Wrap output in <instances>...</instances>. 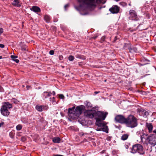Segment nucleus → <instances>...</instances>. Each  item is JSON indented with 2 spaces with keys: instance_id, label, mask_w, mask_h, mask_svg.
I'll list each match as a JSON object with an SVG mask.
<instances>
[{
  "instance_id": "nucleus-30",
  "label": "nucleus",
  "mask_w": 156,
  "mask_h": 156,
  "mask_svg": "<svg viewBox=\"0 0 156 156\" xmlns=\"http://www.w3.org/2000/svg\"><path fill=\"white\" fill-rule=\"evenodd\" d=\"M11 101L15 104H18L19 102V101L15 98H12L11 100Z\"/></svg>"
},
{
  "instance_id": "nucleus-29",
  "label": "nucleus",
  "mask_w": 156,
  "mask_h": 156,
  "mask_svg": "<svg viewBox=\"0 0 156 156\" xmlns=\"http://www.w3.org/2000/svg\"><path fill=\"white\" fill-rule=\"evenodd\" d=\"M23 126L21 124H19L16 126V129L17 130H20L22 128Z\"/></svg>"
},
{
  "instance_id": "nucleus-63",
  "label": "nucleus",
  "mask_w": 156,
  "mask_h": 156,
  "mask_svg": "<svg viewBox=\"0 0 156 156\" xmlns=\"http://www.w3.org/2000/svg\"><path fill=\"white\" fill-rule=\"evenodd\" d=\"M78 2H80L81 1H80V0H78Z\"/></svg>"
},
{
  "instance_id": "nucleus-61",
  "label": "nucleus",
  "mask_w": 156,
  "mask_h": 156,
  "mask_svg": "<svg viewBox=\"0 0 156 156\" xmlns=\"http://www.w3.org/2000/svg\"><path fill=\"white\" fill-rule=\"evenodd\" d=\"M2 58V56H0V59H1Z\"/></svg>"
},
{
  "instance_id": "nucleus-33",
  "label": "nucleus",
  "mask_w": 156,
  "mask_h": 156,
  "mask_svg": "<svg viewBox=\"0 0 156 156\" xmlns=\"http://www.w3.org/2000/svg\"><path fill=\"white\" fill-rule=\"evenodd\" d=\"M105 36H102L101 38L100 42L102 43L105 41Z\"/></svg>"
},
{
  "instance_id": "nucleus-59",
  "label": "nucleus",
  "mask_w": 156,
  "mask_h": 156,
  "mask_svg": "<svg viewBox=\"0 0 156 156\" xmlns=\"http://www.w3.org/2000/svg\"><path fill=\"white\" fill-rule=\"evenodd\" d=\"M126 45H129V44H125V45L124 47H125Z\"/></svg>"
},
{
  "instance_id": "nucleus-49",
  "label": "nucleus",
  "mask_w": 156,
  "mask_h": 156,
  "mask_svg": "<svg viewBox=\"0 0 156 156\" xmlns=\"http://www.w3.org/2000/svg\"><path fill=\"white\" fill-rule=\"evenodd\" d=\"M96 130L98 131H102L101 128H97Z\"/></svg>"
},
{
  "instance_id": "nucleus-1",
  "label": "nucleus",
  "mask_w": 156,
  "mask_h": 156,
  "mask_svg": "<svg viewBox=\"0 0 156 156\" xmlns=\"http://www.w3.org/2000/svg\"><path fill=\"white\" fill-rule=\"evenodd\" d=\"M125 124L129 127L134 128L138 125L137 119L133 115H129L126 118Z\"/></svg>"
},
{
  "instance_id": "nucleus-2",
  "label": "nucleus",
  "mask_w": 156,
  "mask_h": 156,
  "mask_svg": "<svg viewBox=\"0 0 156 156\" xmlns=\"http://www.w3.org/2000/svg\"><path fill=\"white\" fill-rule=\"evenodd\" d=\"M131 152L133 154L138 152L141 154H143L144 153L143 146L140 144H138L133 146Z\"/></svg>"
},
{
  "instance_id": "nucleus-9",
  "label": "nucleus",
  "mask_w": 156,
  "mask_h": 156,
  "mask_svg": "<svg viewBox=\"0 0 156 156\" xmlns=\"http://www.w3.org/2000/svg\"><path fill=\"white\" fill-rule=\"evenodd\" d=\"M119 7L117 5H114L109 9V11L113 14L118 13L119 11Z\"/></svg>"
},
{
  "instance_id": "nucleus-13",
  "label": "nucleus",
  "mask_w": 156,
  "mask_h": 156,
  "mask_svg": "<svg viewBox=\"0 0 156 156\" xmlns=\"http://www.w3.org/2000/svg\"><path fill=\"white\" fill-rule=\"evenodd\" d=\"M75 106H73L72 108H69L68 112V115L69 116H70L71 115L76 116V113L75 112Z\"/></svg>"
},
{
  "instance_id": "nucleus-6",
  "label": "nucleus",
  "mask_w": 156,
  "mask_h": 156,
  "mask_svg": "<svg viewBox=\"0 0 156 156\" xmlns=\"http://www.w3.org/2000/svg\"><path fill=\"white\" fill-rule=\"evenodd\" d=\"M85 107L83 105L77 106L75 109L76 116H79L83 113V111L85 109Z\"/></svg>"
},
{
  "instance_id": "nucleus-62",
  "label": "nucleus",
  "mask_w": 156,
  "mask_h": 156,
  "mask_svg": "<svg viewBox=\"0 0 156 156\" xmlns=\"http://www.w3.org/2000/svg\"><path fill=\"white\" fill-rule=\"evenodd\" d=\"M145 60L146 61H147L148 62H149V60H147V59H145Z\"/></svg>"
},
{
  "instance_id": "nucleus-31",
  "label": "nucleus",
  "mask_w": 156,
  "mask_h": 156,
  "mask_svg": "<svg viewBox=\"0 0 156 156\" xmlns=\"http://www.w3.org/2000/svg\"><path fill=\"white\" fill-rule=\"evenodd\" d=\"M15 135V133L14 132H11L9 133V136L10 137L12 138L13 139L14 137V136Z\"/></svg>"
},
{
  "instance_id": "nucleus-21",
  "label": "nucleus",
  "mask_w": 156,
  "mask_h": 156,
  "mask_svg": "<svg viewBox=\"0 0 156 156\" xmlns=\"http://www.w3.org/2000/svg\"><path fill=\"white\" fill-rule=\"evenodd\" d=\"M75 56L76 58L83 60H85L86 59V57L82 55L79 54H77Z\"/></svg>"
},
{
  "instance_id": "nucleus-18",
  "label": "nucleus",
  "mask_w": 156,
  "mask_h": 156,
  "mask_svg": "<svg viewBox=\"0 0 156 156\" xmlns=\"http://www.w3.org/2000/svg\"><path fill=\"white\" fill-rule=\"evenodd\" d=\"M136 111L137 113H139L140 114L144 113L145 115H146V114L147 112L145 110L141 108H138Z\"/></svg>"
},
{
  "instance_id": "nucleus-38",
  "label": "nucleus",
  "mask_w": 156,
  "mask_h": 156,
  "mask_svg": "<svg viewBox=\"0 0 156 156\" xmlns=\"http://www.w3.org/2000/svg\"><path fill=\"white\" fill-rule=\"evenodd\" d=\"M49 53L51 55H53L54 54V51L53 50H51L49 51Z\"/></svg>"
},
{
  "instance_id": "nucleus-26",
  "label": "nucleus",
  "mask_w": 156,
  "mask_h": 156,
  "mask_svg": "<svg viewBox=\"0 0 156 156\" xmlns=\"http://www.w3.org/2000/svg\"><path fill=\"white\" fill-rule=\"evenodd\" d=\"M129 136V135L128 134H123L121 137V139L123 140H126Z\"/></svg>"
},
{
  "instance_id": "nucleus-64",
  "label": "nucleus",
  "mask_w": 156,
  "mask_h": 156,
  "mask_svg": "<svg viewBox=\"0 0 156 156\" xmlns=\"http://www.w3.org/2000/svg\"><path fill=\"white\" fill-rule=\"evenodd\" d=\"M140 26V25H139V26L138 27H139Z\"/></svg>"
},
{
  "instance_id": "nucleus-43",
  "label": "nucleus",
  "mask_w": 156,
  "mask_h": 156,
  "mask_svg": "<svg viewBox=\"0 0 156 156\" xmlns=\"http://www.w3.org/2000/svg\"><path fill=\"white\" fill-rule=\"evenodd\" d=\"M26 88L27 90H29L31 89L32 87L30 86L27 85L26 86Z\"/></svg>"
},
{
  "instance_id": "nucleus-24",
  "label": "nucleus",
  "mask_w": 156,
  "mask_h": 156,
  "mask_svg": "<svg viewBox=\"0 0 156 156\" xmlns=\"http://www.w3.org/2000/svg\"><path fill=\"white\" fill-rule=\"evenodd\" d=\"M44 20L47 23H49L51 20L50 17L48 15H45L44 16Z\"/></svg>"
},
{
  "instance_id": "nucleus-46",
  "label": "nucleus",
  "mask_w": 156,
  "mask_h": 156,
  "mask_svg": "<svg viewBox=\"0 0 156 156\" xmlns=\"http://www.w3.org/2000/svg\"><path fill=\"white\" fill-rule=\"evenodd\" d=\"M69 4H67L66 5L64 6V8L65 9H66L69 6Z\"/></svg>"
},
{
  "instance_id": "nucleus-56",
  "label": "nucleus",
  "mask_w": 156,
  "mask_h": 156,
  "mask_svg": "<svg viewBox=\"0 0 156 156\" xmlns=\"http://www.w3.org/2000/svg\"><path fill=\"white\" fill-rule=\"evenodd\" d=\"M21 133L18 132V133H17V136H20V134H21Z\"/></svg>"
},
{
  "instance_id": "nucleus-60",
  "label": "nucleus",
  "mask_w": 156,
  "mask_h": 156,
  "mask_svg": "<svg viewBox=\"0 0 156 156\" xmlns=\"http://www.w3.org/2000/svg\"><path fill=\"white\" fill-rule=\"evenodd\" d=\"M93 145H94V146H96V144L95 143H93Z\"/></svg>"
},
{
  "instance_id": "nucleus-52",
  "label": "nucleus",
  "mask_w": 156,
  "mask_h": 156,
  "mask_svg": "<svg viewBox=\"0 0 156 156\" xmlns=\"http://www.w3.org/2000/svg\"><path fill=\"white\" fill-rule=\"evenodd\" d=\"M153 133H153L154 134H156V129H155L153 131Z\"/></svg>"
},
{
  "instance_id": "nucleus-16",
  "label": "nucleus",
  "mask_w": 156,
  "mask_h": 156,
  "mask_svg": "<svg viewBox=\"0 0 156 156\" xmlns=\"http://www.w3.org/2000/svg\"><path fill=\"white\" fill-rule=\"evenodd\" d=\"M95 125L99 127H102V126L105 125V124L101 122L103 120L100 119H96Z\"/></svg>"
},
{
  "instance_id": "nucleus-45",
  "label": "nucleus",
  "mask_w": 156,
  "mask_h": 156,
  "mask_svg": "<svg viewBox=\"0 0 156 156\" xmlns=\"http://www.w3.org/2000/svg\"><path fill=\"white\" fill-rule=\"evenodd\" d=\"M98 37V36L97 35H96L92 37H91V39H93L94 40L97 37Z\"/></svg>"
},
{
  "instance_id": "nucleus-57",
  "label": "nucleus",
  "mask_w": 156,
  "mask_h": 156,
  "mask_svg": "<svg viewBox=\"0 0 156 156\" xmlns=\"http://www.w3.org/2000/svg\"><path fill=\"white\" fill-rule=\"evenodd\" d=\"M149 75V74H146V75H145L144 76H142V78H143V77H145V76H147V75Z\"/></svg>"
},
{
  "instance_id": "nucleus-19",
  "label": "nucleus",
  "mask_w": 156,
  "mask_h": 156,
  "mask_svg": "<svg viewBox=\"0 0 156 156\" xmlns=\"http://www.w3.org/2000/svg\"><path fill=\"white\" fill-rule=\"evenodd\" d=\"M129 52L131 53H136L137 52V48L135 46H133L128 48Z\"/></svg>"
},
{
  "instance_id": "nucleus-22",
  "label": "nucleus",
  "mask_w": 156,
  "mask_h": 156,
  "mask_svg": "<svg viewBox=\"0 0 156 156\" xmlns=\"http://www.w3.org/2000/svg\"><path fill=\"white\" fill-rule=\"evenodd\" d=\"M103 127L101 128L102 131L105 132V133H108V129L107 126H106L105 124L104 126H102Z\"/></svg>"
},
{
  "instance_id": "nucleus-14",
  "label": "nucleus",
  "mask_w": 156,
  "mask_h": 156,
  "mask_svg": "<svg viewBox=\"0 0 156 156\" xmlns=\"http://www.w3.org/2000/svg\"><path fill=\"white\" fill-rule=\"evenodd\" d=\"M146 127L147 128L149 133H151L152 131L153 126L151 123H146Z\"/></svg>"
},
{
  "instance_id": "nucleus-44",
  "label": "nucleus",
  "mask_w": 156,
  "mask_h": 156,
  "mask_svg": "<svg viewBox=\"0 0 156 156\" xmlns=\"http://www.w3.org/2000/svg\"><path fill=\"white\" fill-rule=\"evenodd\" d=\"M3 32V30L2 28H0V35L2 34Z\"/></svg>"
},
{
  "instance_id": "nucleus-42",
  "label": "nucleus",
  "mask_w": 156,
  "mask_h": 156,
  "mask_svg": "<svg viewBox=\"0 0 156 156\" xmlns=\"http://www.w3.org/2000/svg\"><path fill=\"white\" fill-rule=\"evenodd\" d=\"M63 56L62 55H60L59 56V59L60 60H62L63 59Z\"/></svg>"
},
{
  "instance_id": "nucleus-27",
  "label": "nucleus",
  "mask_w": 156,
  "mask_h": 156,
  "mask_svg": "<svg viewBox=\"0 0 156 156\" xmlns=\"http://www.w3.org/2000/svg\"><path fill=\"white\" fill-rule=\"evenodd\" d=\"M147 134L144 133L141 136V139L142 141L145 140H147Z\"/></svg>"
},
{
  "instance_id": "nucleus-53",
  "label": "nucleus",
  "mask_w": 156,
  "mask_h": 156,
  "mask_svg": "<svg viewBox=\"0 0 156 156\" xmlns=\"http://www.w3.org/2000/svg\"><path fill=\"white\" fill-rule=\"evenodd\" d=\"M52 94L54 96L55 95V91H53Z\"/></svg>"
},
{
  "instance_id": "nucleus-32",
  "label": "nucleus",
  "mask_w": 156,
  "mask_h": 156,
  "mask_svg": "<svg viewBox=\"0 0 156 156\" xmlns=\"http://www.w3.org/2000/svg\"><path fill=\"white\" fill-rule=\"evenodd\" d=\"M74 59V57L73 56L70 55L68 57V59L70 61H73Z\"/></svg>"
},
{
  "instance_id": "nucleus-20",
  "label": "nucleus",
  "mask_w": 156,
  "mask_h": 156,
  "mask_svg": "<svg viewBox=\"0 0 156 156\" xmlns=\"http://www.w3.org/2000/svg\"><path fill=\"white\" fill-rule=\"evenodd\" d=\"M61 140L59 137H55L53 138L52 141L54 143H60Z\"/></svg>"
},
{
  "instance_id": "nucleus-8",
  "label": "nucleus",
  "mask_w": 156,
  "mask_h": 156,
  "mask_svg": "<svg viewBox=\"0 0 156 156\" xmlns=\"http://www.w3.org/2000/svg\"><path fill=\"white\" fill-rule=\"evenodd\" d=\"M130 16L129 19L130 20L137 21L138 19L136 12L134 10H131L129 11Z\"/></svg>"
},
{
  "instance_id": "nucleus-5",
  "label": "nucleus",
  "mask_w": 156,
  "mask_h": 156,
  "mask_svg": "<svg viewBox=\"0 0 156 156\" xmlns=\"http://www.w3.org/2000/svg\"><path fill=\"white\" fill-rule=\"evenodd\" d=\"M147 139L148 143L151 145L154 146L156 144V134H151Z\"/></svg>"
},
{
  "instance_id": "nucleus-4",
  "label": "nucleus",
  "mask_w": 156,
  "mask_h": 156,
  "mask_svg": "<svg viewBox=\"0 0 156 156\" xmlns=\"http://www.w3.org/2000/svg\"><path fill=\"white\" fill-rule=\"evenodd\" d=\"M95 110H87L84 112V115L87 117L92 119H95Z\"/></svg>"
},
{
  "instance_id": "nucleus-39",
  "label": "nucleus",
  "mask_w": 156,
  "mask_h": 156,
  "mask_svg": "<svg viewBox=\"0 0 156 156\" xmlns=\"http://www.w3.org/2000/svg\"><path fill=\"white\" fill-rule=\"evenodd\" d=\"M84 133L82 132H80L79 133V135L80 136H82L84 135Z\"/></svg>"
},
{
  "instance_id": "nucleus-37",
  "label": "nucleus",
  "mask_w": 156,
  "mask_h": 156,
  "mask_svg": "<svg viewBox=\"0 0 156 156\" xmlns=\"http://www.w3.org/2000/svg\"><path fill=\"white\" fill-rule=\"evenodd\" d=\"M79 65L80 66H82L85 64V63L83 62H80L78 63Z\"/></svg>"
},
{
  "instance_id": "nucleus-25",
  "label": "nucleus",
  "mask_w": 156,
  "mask_h": 156,
  "mask_svg": "<svg viewBox=\"0 0 156 156\" xmlns=\"http://www.w3.org/2000/svg\"><path fill=\"white\" fill-rule=\"evenodd\" d=\"M11 58L12 59V60L15 62L16 63H18L19 62V60L17 59H16V58H17V56L16 55H11Z\"/></svg>"
},
{
  "instance_id": "nucleus-41",
  "label": "nucleus",
  "mask_w": 156,
  "mask_h": 156,
  "mask_svg": "<svg viewBox=\"0 0 156 156\" xmlns=\"http://www.w3.org/2000/svg\"><path fill=\"white\" fill-rule=\"evenodd\" d=\"M4 91V90L3 87L0 85V92H3Z\"/></svg>"
},
{
  "instance_id": "nucleus-58",
  "label": "nucleus",
  "mask_w": 156,
  "mask_h": 156,
  "mask_svg": "<svg viewBox=\"0 0 156 156\" xmlns=\"http://www.w3.org/2000/svg\"><path fill=\"white\" fill-rule=\"evenodd\" d=\"M139 64L140 65V66H143L144 65L146 64H141L140 63Z\"/></svg>"
},
{
  "instance_id": "nucleus-23",
  "label": "nucleus",
  "mask_w": 156,
  "mask_h": 156,
  "mask_svg": "<svg viewBox=\"0 0 156 156\" xmlns=\"http://www.w3.org/2000/svg\"><path fill=\"white\" fill-rule=\"evenodd\" d=\"M19 0H14L12 4L14 6L20 7V5L19 4Z\"/></svg>"
},
{
  "instance_id": "nucleus-15",
  "label": "nucleus",
  "mask_w": 156,
  "mask_h": 156,
  "mask_svg": "<svg viewBox=\"0 0 156 156\" xmlns=\"http://www.w3.org/2000/svg\"><path fill=\"white\" fill-rule=\"evenodd\" d=\"M51 94L52 93L51 91H44L42 95L44 99H46L48 97L51 96Z\"/></svg>"
},
{
  "instance_id": "nucleus-48",
  "label": "nucleus",
  "mask_w": 156,
  "mask_h": 156,
  "mask_svg": "<svg viewBox=\"0 0 156 156\" xmlns=\"http://www.w3.org/2000/svg\"><path fill=\"white\" fill-rule=\"evenodd\" d=\"M111 138L110 136L108 137L107 138V140L108 141H110L111 140Z\"/></svg>"
},
{
  "instance_id": "nucleus-35",
  "label": "nucleus",
  "mask_w": 156,
  "mask_h": 156,
  "mask_svg": "<svg viewBox=\"0 0 156 156\" xmlns=\"http://www.w3.org/2000/svg\"><path fill=\"white\" fill-rule=\"evenodd\" d=\"M50 101L52 102H56L55 101V97L50 98Z\"/></svg>"
},
{
  "instance_id": "nucleus-3",
  "label": "nucleus",
  "mask_w": 156,
  "mask_h": 156,
  "mask_svg": "<svg viewBox=\"0 0 156 156\" xmlns=\"http://www.w3.org/2000/svg\"><path fill=\"white\" fill-rule=\"evenodd\" d=\"M108 112L101 111H96L95 114V119L104 120L108 115Z\"/></svg>"
},
{
  "instance_id": "nucleus-54",
  "label": "nucleus",
  "mask_w": 156,
  "mask_h": 156,
  "mask_svg": "<svg viewBox=\"0 0 156 156\" xmlns=\"http://www.w3.org/2000/svg\"><path fill=\"white\" fill-rule=\"evenodd\" d=\"M100 92V91H95L94 93L95 94H98Z\"/></svg>"
},
{
  "instance_id": "nucleus-12",
  "label": "nucleus",
  "mask_w": 156,
  "mask_h": 156,
  "mask_svg": "<svg viewBox=\"0 0 156 156\" xmlns=\"http://www.w3.org/2000/svg\"><path fill=\"white\" fill-rule=\"evenodd\" d=\"M36 108L39 112H42L43 110H47L48 109V107L44 105L39 106L37 105L36 106Z\"/></svg>"
},
{
  "instance_id": "nucleus-47",
  "label": "nucleus",
  "mask_w": 156,
  "mask_h": 156,
  "mask_svg": "<svg viewBox=\"0 0 156 156\" xmlns=\"http://www.w3.org/2000/svg\"><path fill=\"white\" fill-rule=\"evenodd\" d=\"M5 47V45L2 44H0V47L2 48H3Z\"/></svg>"
},
{
  "instance_id": "nucleus-17",
  "label": "nucleus",
  "mask_w": 156,
  "mask_h": 156,
  "mask_svg": "<svg viewBox=\"0 0 156 156\" xmlns=\"http://www.w3.org/2000/svg\"><path fill=\"white\" fill-rule=\"evenodd\" d=\"M30 10L35 12H41L40 8L37 6H33Z\"/></svg>"
},
{
  "instance_id": "nucleus-55",
  "label": "nucleus",
  "mask_w": 156,
  "mask_h": 156,
  "mask_svg": "<svg viewBox=\"0 0 156 156\" xmlns=\"http://www.w3.org/2000/svg\"><path fill=\"white\" fill-rule=\"evenodd\" d=\"M83 7V5L82 4H80L79 6V7L81 8Z\"/></svg>"
},
{
  "instance_id": "nucleus-28",
  "label": "nucleus",
  "mask_w": 156,
  "mask_h": 156,
  "mask_svg": "<svg viewBox=\"0 0 156 156\" xmlns=\"http://www.w3.org/2000/svg\"><path fill=\"white\" fill-rule=\"evenodd\" d=\"M85 103L86 104V106L87 108H90L92 107V105L90 102L88 101H86Z\"/></svg>"
},
{
  "instance_id": "nucleus-34",
  "label": "nucleus",
  "mask_w": 156,
  "mask_h": 156,
  "mask_svg": "<svg viewBox=\"0 0 156 156\" xmlns=\"http://www.w3.org/2000/svg\"><path fill=\"white\" fill-rule=\"evenodd\" d=\"M58 96L59 98L60 99H64V98H65L64 96L62 94H58Z\"/></svg>"
},
{
  "instance_id": "nucleus-10",
  "label": "nucleus",
  "mask_w": 156,
  "mask_h": 156,
  "mask_svg": "<svg viewBox=\"0 0 156 156\" xmlns=\"http://www.w3.org/2000/svg\"><path fill=\"white\" fill-rule=\"evenodd\" d=\"M0 112L1 114L5 116H8L10 113L8 109L5 108V107H1Z\"/></svg>"
},
{
  "instance_id": "nucleus-51",
  "label": "nucleus",
  "mask_w": 156,
  "mask_h": 156,
  "mask_svg": "<svg viewBox=\"0 0 156 156\" xmlns=\"http://www.w3.org/2000/svg\"><path fill=\"white\" fill-rule=\"evenodd\" d=\"M125 146V148L126 149H128L129 148V146L128 145H126Z\"/></svg>"
},
{
  "instance_id": "nucleus-7",
  "label": "nucleus",
  "mask_w": 156,
  "mask_h": 156,
  "mask_svg": "<svg viewBox=\"0 0 156 156\" xmlns=\"http://www.w3.org/2000/svg\"><path fill=\"white\" fill-rule=\"evenodd\" d=\"M115 119L118 122L121 124H125L126 118L122 115H119L115 116Z\"/></svg>"
},
{
  "instance_id": "nucleus-11",
  "label": "nucleus",
  "mask_w": 156,
  "mask_h": 156,
  "mask_svg": "<svg viewBox=\"0 0 156 156\" xmlns=\"http://www.w3.org/2000/svg\"><path fill=\"white\" fill-rule=\"evenodd\" d=\"M2 104L1 107L3 108V107H5V108L8 109H10L12 107V105L8 102H4L2 103Z\"/></svg>"
},
{
  "instance_id": "nucleus-40",
  "label": "nucleus",
  "mask_w": 156,
  "mask_h": 156,
  "mask_svg": "<svg viewBox=\"0 0 156 156\" xmlns=\"http://www.w3.org/2000/svg\"><path fill=\"white\" fill-rule=\"evenodd\" d=\"M119 38H117V36H115L114 38V40L112 41V42L114 43Z\"/></svg>"
},
{
  "instance_id": "nucleus-36",
  "label": "nucleus",
  "mask_w": 156,
  "mask_h": 156,
  "mask_svg": "<svg viewBox=\"0 0 156 156\" xmlns=\"http://www.w3.org/2000/svg\"><path fill=\"white\" fill-rule=\"evenodd\" d=\"M21 140L23 142H25L26 140V138L25 136H23L21 137Z\"/></svg>"
},
{
  "instance_id": "nucleus-50",
  "label": "nucleus",
  "mask_w": 156,
  "mask_h": 156,
  "mask_svg": "<svg viewBox=\"0 0 156 156\" xmlns=\"http://www.w3.org/2000/svg\"><path fill=\"white\" fill-rule=\"evenodd\" d=\"M4 122H2L1 123H0V127H1L2 126L4 125Z\"/></svg>"
}]
</instances>
